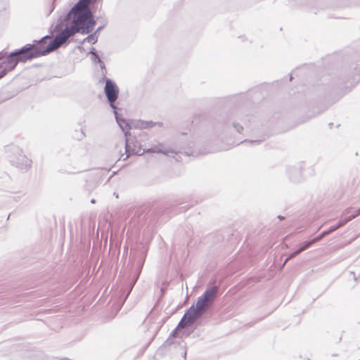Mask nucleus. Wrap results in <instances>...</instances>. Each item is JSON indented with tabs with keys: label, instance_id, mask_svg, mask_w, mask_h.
I'll return each instance as SVG.
<instances>
[{
	"label": "nucleus",
	"instance_id": "obj_35",
	"mask_svg": "<svg viewBox=\"0 0 360 360\" xmlns=\"http://www.w3.org/2000/svg\"><path fill=\"white\" fill-rule=\"evenodd\" d=\"M155 126H158L159 127H162L163 126L162 122H155Z\"/></svg>",
	"mask_w": 360,
	"mask_h": 360
},
{
	"label": "nucleus",
	"instance_id": "obj_23",
	"mask_svg": "<svg viewBox=\"0 0 360 360\" xmlns=\"http://www.w3.org/2000/svg\"><path fill=\"white\" fill-rule=\"evenodd\" d=\"M300 252H298V249L295 250L294 252H292V253H290L288 257L287 258L285 259L284 263H283V265L287 262L288 260L293 258V257H295L296 256H297L298 255H300Z\"/></svg>",
	"mask_w": 360,
	"mask_h": 360
},
{
	"label": "nucleus",
	"instance_id": "obj_39",
	"mask_svg": "<svg viewBox=\"0 0 360 360\" xmlns=\"http://www.w3.org/2000/svg\"><path fill=\"white\" fill-rule=\"evenodd\" d=\"M186 351L184 350V353H183V357L184 359H186Z\"/></svg>",
	"mask_w": 360,
	"mask_h": 360
},
{
	"label": "nucleus",
	"instance_id": "obj_26",
	"mask_svg": "<svg viewBox=\"0 0 360 360\" xmlns=\"http://www.w3.org/2000/svg\"><path fill=\"white\" fill-rule=\"evenodd\" d=\"M104 28V25L98 26L96 30L94 32V33L98 37V35L101 30Z\"/></svg>",
	"mask_w": 360,
	"mask_h": 360
},
{
	"label": "nucleus",
	"instance_id": "obj_30",
	"mask_svg": "<svg viewBox=\"0 0 360 360\" xmlns=\"http://www.w3.org/2000/svg\"><path fill=\"white\" fill-rule=\"evenodd\" d=\"M244 142H250V143H259L261 142V140H248V139H245L244 141H240V143H244Z\"/></svg>",
	"mask_w": 360,
	"mask_h": 360
},
{
	"label": "nucleus",
	"instance_id": "obj_31",
	"mask_svg": "<svg viewBox=\"0 0 360 360\" xmlns=\"http://www.w3.org/2000/svg\"><path fill=\"white\" fill-rule=\"evenodd\" d=\"M349 275L352 276V278H353V279H354V281L355 282H357V281H358V278H359V277H357V276H356V274H355V273H354V271H349Z\"/></svg>",
	"mask_w": 360,
	"mask_h": 360
},
{
	"label": "nucleus",
	"instance_id": "obj_29",
	"mask_svg": "<svg viewBox=\"0 0 360 360\" xmlns=\"http://www.w3.org/2000/svg\"><path fill=\"white\" fill-rule=\"evenodd\" d=\"M192 331H189L188 330H184L181 331V333H182V336H184V337H188L191 335Z\"/></svg>",
	"mask_w": 360,
	"mask_h": 360
},
{
	"label": "nucleus",
	"instance_id": "obj_14",
	"mask_svg": "<svg viewBox=\"0 0 360 360\" xmlns=\"http://www.w3.org/2000/svg\"><path fill=\"white\" fill-rule=\"evenodd\" d=\"M155 126V122L153 121L138 120L135 122L134 128L150 129Z\"/></svg>",
	"mask_w": 360,
	"mask_h": 360
},
{
	"label": "nucleus",
	"instance_id": "obj_1",
	"mask_svg": "<svg viewBox=\"0 0 360 360\" xmlns=\"http://www.w3.org/2000/svg\"><path fill=\"white\" fill-rule=\"evenodd\" d=\"M77 32L74 28L70 26H65L58 34H57L53 40L44 45V41L49 37L46 35L40 39H34L31 44H26L20 49H15L12 52V56L15 58L19 63H27L34 58L46 56L56 49L60 46H67L72 40V37Z\"/></svg>",
	"mask_w": 360,
	"mask_h": 360
},
{
	"label": "nucleus",
	"instance_id": "obj_12",
	"mask_svg": "<svg viewBox=\"0 0 360 360\" xmlns=\"http://www.w3.org/2000/svg\"><path fill=\"white\" fill-rule=\"evenodd\" d=\"M198 301L195 304H193L185 312L184 316L188 321L193 323L202 314L204 307H198Z\"/></svg>",
	"mask_w": 360,
	"mask_h": 360
},
{
	"label": "nucleus",
	"instance_id": "obj_34",
	"mask_svg": "<svg viewBox=\"0 0 360 360\" xmlns=\"http://www.w3.org/2000/svg\"><path fill=\"white\" fill-rule=\"evenodd\" d=\"M315 116H316V115H315V114H311V115H309L308 116V117H307V119L303 120H302V122H307V120H309L310 118L314 117H315Z\"/></svg>",
	"mask_w": 360,
	"mask_h": 360
},
{
	"label": "nucleus",
	"instance_id": "obj_41",
	"mask_svg": "<svg viewBox=\"0 0 360 360\" xmlns=\"http://www.w3.org/2000/svg\"><path fill=\"white\" fill-rule=\"evenodd\" d=\"M95 202H96V200H95V199H94V198H92V199L91 200V203H93V204H94V203H95Z\"/></svg>",
	"mask_w": 360,
	"mask_h": 360
},
{
	"label": "nucleus",
	"instance_id": "obj_4",
	"mask_svg": "<svg viewBox=\"0 0 360 360\" xmlns=\"http://www.w3.org/2000/svg\"><path fill=\"white\" fill-rule=\"evenodd\" d=\"M148 248L142 243H136L131 248V257L134 265L136 266L135 275L134 276L130 285L128 286L127 292L124 297V301L127 299L131 292L135 283L141 275L143 266L148 253Z\"/></svg>",
	"mask_w": 360,
	"mask_h": 360
},
{
	"label": "nucleus",
	"instance_id": "obj_42",
	"mask_svg": "<svg viewBox=\"0 0 360 360\" xmlns=\"http://www.w3.org/2000/svg\"><path fill=\"white\" fill-rule=\"evenodd\" d=\"M113 195L115 196L116 198H118V193L115 192Z\"/></svg>",
	"mask_w": 360,
	"mask_h": 360
},
{
	"label": "nucleus",
	"instance_id": "obj_13",
	"mask_svg": "<svg viewBox=\"0 0 360 360\" xmlns=\"http://www.w3.org/2000/svg\"><path fill=\"white\" fill-rule=\"evenodd\" d=\"M353 72L352 73L351 81L349 82L350 86H348L347 82L344 83V87L349 89L350 86H353L360 81V66L357 65L353 68Z\"/></svg>",
	"mask_w": 360,
	"mask_h": 360
},
{
	"label": "nucleus",
	"instance_id": "obj_24",
	"mask_svg": "<svg viewBox=\"0 0 360 360\" xmlns=\"http://www.w3.org/2000/svg\"><path fill=\"white\" fill-rule=\"evenodd\" d=\"M326 236L323 232L322 231L319 236L314 237L313 239V240L314 241V243H317L318 241H319L320 240H321L323 237Z\"/></svg>",
	"mask_w": 360,
	"mask_h": 360
},
{
	"label": "nucleus",
	"instance_id": "obj_11",
	"mask_svg": "<svg viewBox=\"0 0 360 360\" xmlns=\"http://www.w3.org/2000/svg\"><path fill=\"white\" fill-rule=\"evenodd\" d=\"M303 163L300 162L295 165L288 166L286 168V174L291 182L300 183L303 179Z\"/></svg>",
	"mask_w": 360,
	"mask_h": 360
},
{
	"label": "nucleus",
	"instance_id": "obj_20",
	"mask_svg": "<svg viewBox=\"0 0 360 360\" xmlns=\"http://www.w3.org/2000/svg\"><path fill=\"white\" fill-rule=\"evenodd\" d=\"M191 324H192V323L191 321H188L187 318L185 317L184 315L176 328V329L178 328H184V327L188 326Z\"/></svg>",
	"mask_w": 360,
	"mask_h": 360
},
{
	"label": "nucleus",
	"instance_id": "obj_33",
	"mask_svg": "<svg viewBox=\"0 0 360 360\" xmlns=\"http://www.w3.org/2000/svg\"><path fill=\"white\" fill-rule=\"evenodd\" d=\"M85 137V134L83 132V131H80V135L77 138L78 140H81L82 139H84Z\"/></svg>",
	"mask_w": 360,
	"mask_h": 360
},
{
	"label": "nucleus",
	"instance_id": "obj_9",
	"mask_svg": "<svg viewBox=\"0 0 360 360\" xmlns=\"http://www.w3.org/2000/svg\"><path fill=\"white\" fill-rule=\"evenodd\" d=\"M112 110L116 122L124 134L125 148L127 149V150H128L131 147L130 141L131 134V132L129 131V129L134 127L135 122H129L126 120L124 118L122 117L121 115L118 114L117 109H115Z\"/></svg>",
	"mask_w": 360,
	"mask_h": 360
},
{
	"label": "nucleus",
	"instance_id": "obj_40",
	"mask_svg": "<svg viewBox=\"0 0 360 360\" xmlns=\"http://www.w3.org/2000/svg\"><path fill=\"white\" fill-rule=\"evenodd\" d=\"M77 48L81 51L83 50V47L82 46H77Z\"/></svg>",
	"mask_w": 360,
	"mask_h": 360
},
{
	"label": "nucleus",
	"instance_id": "obj_44",
	"mask_svg": "<svg viewBox=\"0 0 360 360\" xmlns=\"http://www.w3.org/2000/svg\"><path fill=\"white\" fill-rule=\"evenodd\" d=\"M292 79V75H290V80L291 81Z\"/></svg>",
	"mask_w": 360,
	"mask_h": 360
},
{
	"label": "nucleus",
	"instance_id": "obj_22",
	"mask_svg": "<svg viewBox=\"0 0 360 360\" xmlns=\"http://www.w3.org/2000/svg\"><path fill=\"white\" fill-rule=\"evenodd\" d=\"M232 127L235 129V130L240 134H243V131L244 130L243 127L237 122H233Z\"/></svg>",
	"mask_w": 360,
	"mask_h": 360
},
{
	"label": "nucleus",
	"instance_id": "obj_37",
	"mask_svg": "<svg viewBox=\"0 0 360 360\" xmlns=\"http://www.w3.org/2000/svg\"><path fill=\"white\" fill-rule=\"evenodd\" d=\"M277 217H278L280 220H283V219H284V218H285V217H284L283 216H282V215H278Z\"/></svg>",
	"mask_w": 360,
	"mask_h": 360
},
{
	"label": "nucleus",
	"instance_id": "obj_3",
	"mask_svg": "<svg viewBox=\"0 0 360 360\" xmlns=\"http://www.w3.org/2000/svg\"><path fill=\"white\" fill-rule=\"evenodd\" d=\"M148 248L142 243H136L131 248V257L134 265L136 266L135 275L134 276L130 285L128 286L127 292L124 297V301L127 299L131 292L135 283L141 275L143 266L148 253Z\"/></svg>",
	"mask_w": 360,
	"mask_h": 360
},
{
	"label": "nucleus",
	"instance_id": "obj_28",
	"mask_svg": "<svg viewBox=\"0 0 360 360\" xmlns=\"http://www.w3.org/2000/svg\"><path fill=\"white\" fill-rule=\"evenodd\" d=\"M360 215V207L356 210L355 212L351 214L349 216L352 217V219Z\"/></svg>",
	"mask_w": 360,
	"mask_h": 360
},
{
	"label": "nucleus",
	"instance_id": "obj_38",
	"mask_svg": "<svg viewBox=\"0 0 360 360\" xmlns=\"http://www.w3.org/2000/svg\"><path fill=\"white\" fill-rule=\"evenodd\" d=\"M292 1H294L295 4H301V1H299V0H292Z\"/></svg>",
	"mask_w": 360,
	"mask_h": 360
},
{
	"label": "nucleus",
	"instance_id": "obj_17",
	"mask_svg": "<svg viewBox=\"0 0 360 360\" xmlns=\"http://www.w3.org/2000/svg\"><path fill=\"white\" fill-rule=\"evenodd\" d=\"M98 38V37L94 32L91 33V32L89 33L88 36L81 41V43L82 44L85 41H87L91 44H94L97 42Z\"/></svg>",
	"mask_w": 360,
	"mask_h": 360
},
{
	"label": "nucleus",
	"instance_id": "obj_19",
	"mask_svg": "<svg viewBox=\"0 0 360 360\" xmlns=\"http://www.w3.org/2000/svg\"><path fill=\"white\" fill-rule=\"evenodd\" d=\"M176 333V328H175L170 333L168 338L166 340V341L162 345V347H168L174 344V341L172 340V338L174 337L175 333Z\"/></svg>",
	"mask_w": 360,
	"mask_h": 360
},
{
	"label": "nucleus",
	"instance_id": "obj_2",
	"mask_svg": "<svg viewBox=\"0 0 360 360\" xmlns=\"http://www.w3.org/2000/svg\"><path fill=\"white\" fill-rule=\"evenodd\" d=\"M90 1L91 0H78L63 18L61 16L59 18L58 21H60V23L63 21L70 22L75 32L77 33H90L96 25L94 14L89 8ZM59 25L58 22L56 28H58Z\"/></svg>",
	"mask_w": 360,
	"mask_h": 360
},
{
	"label": "nucleus",
	"instance_id": "obj_21",
	"mask_svg": "<svg viewBox=\"0 0 360 360\" xmlns=\"http://www.w3.org/2000/svg\"><path fill=\"white\" fill-rule=\"evenodd\" d=\"M99 66H100V68H101V75H102V77L100 79V82H102V81L106 80L105 78H108L106 77L107 70H106L105 65L103 61L99 63Z\"/></svg>",
	"mask_w": 360,
	"mask_h": 360
},
{
	"label": "nucleus",
	"instance_id": "obj_15",
	"mask_svg": "<svg viewBox=\"0 0 360 360\" xmlns=\"http://www.w3.org/2000/svg\"><path fill=\"white\" fill-rule=\"evenodd\" d=\"M89 53L91 55V59L93 63L99 64L100 63L103 62L98 53L97 50L94 47H91L90 49Z\"/></svg>",
	"mask_w": 360,
	"mask_h": 360
},
{
	"label": "nucleus",
	"instance_id": "obj_16",
	"mask_svg": "<svg viewBox=\"0 0 360 360\" xmlns=\"http://www.w3.org/2000/svg\"><path fill=\"white\" fill-rule=\"evenodd\" d=\"M351 220H352V217L347 216L339 220L335 225L332 226L333 228H334V230L336 231L340 227L345 226L347 222L350 221Z\"/></svg>",
	"mask_w": 360,
	"mask_h": 360
},
{
	"label": "nucleus",
	"instance_id": "obj_32",
	"mask_svg": "<svg viewBox=\"0 0 360 360\" xmlns=\"http://www.w3.org/2000/svg\"><path fill=\"white\" fill-rule=\"evenodd\" d=\"M55 1L56 0H53V1L52 2L51 8V10L49 11V15H50L53 12V11L54 10V8H55Z\"/></svg>",
	"mask_w": 360,
	"mask_h": 360
},
{
	"label": "nucleus",
	"instance_id": "obj_36",
	"mask_svg": "<svg viewBox=\"0 0 360 360\" xmlns=\"http://www.w3.org/2000/svg\"><path fill=\"white\" fill-rule=\"evenodd\" d=\"M351 210H352V208H348V209L345 210L344 213L345 214H349V213L351 212Z\"/></svg>",
	"mask_w": 360,
	"mask_h": 360
},
{
	"label": "nucleus",
	"instance_id": "obj_18",
	"mask_svg": "<svg viewBox=\"0 0 360 360\" xmlns=\"http://www.w3.org/2000/svg\"><path fill=\"white\" fill-rule=\"evenodd\" d=\"M314 243H315L313 240V239L304 241V243H302L300 245V247L297 248L298 252H300V253L302 252L303 251L308 249Z\"/></svg>",
	"mask_w": 360,
	"mask_h": 360
},
{
	"label": "nucleus",
	"instance_id": "obj_27",
	"mask_svg": "<svg viewBox=\"0 0 360 360\" xmlns=\"http://www.w3.org/2000/svg\"><path fill=\"white\" fill-rule=\"evenodd\" d=\"M7 6V2L6 1L4 0L0 1V11L1 10H5Z\"/></svg>",
	"mask_w": 360,
	"mask_h": 360
},
{
	"label": "nucleus",
	"instance_id": "obj_43",
	"mask_svg": "<svg viewBox=\"0 0 360 360\" xmlns=\"http://www.w3.org/2000/svg\"><path fill=\"white\" fill-rule=\"evenodd\" d=\"M187 153L188 155H193V153Z\"/></svg>",
	"mask_w": 360,
	"mask_h": 360
},
{
	"label": "nucleus",
	"instance_id": "obj_10",
	"mask_svg": "<svg viewBox=\"0 0 360 360\" xmlns=\"http://www.w3.org/2000/svg\"><path fill=\"white\" fill-rule=\"evenodd\" d=\"M18 65V61L10 53L0 52V79L8 72L14 70Z\"/></svg>",
	"mask_w": 360,
	"mask_h": 360
},
{
	"label": "nucleus",
	"instance_id": "obj_5",
	"mask_svg": "<svg viewBox=\"0 0 360 360\" xmlns=\"http://www.w3.org/2000/svg\"><path fill=\"white\" fill-rule=\"evenodd\" d=\"M10 162L21 170L27 171L31 167L32 160L22 153V150L18 146L11 145L7 148Z\"/></svg>",
	"mask_w": 360,
	"mask_h": 360
},
{
	"label": "nucleus",
	"instance_id": "obj_8",
	"mask_svg": "<svg viewBox=\"0 0 360 360\" xmlns=\"http://www.w3.org/2000/svg\"><path fill=\"white\" fill-rule=\"evenodd\" d=\"M220 295L219 288L217 285H212L206 288L203 293L198 297V307L212 304Z\"/></svg>",
	"mask_w": 360,
	"mask_h": 360
},
{
	"label": "nucleus",
	"instance_id": "obj_25",
	"mask_svg": "<svg viewBox=\"0 0 360 360\" xmlns=\"http://www.w3.org/2000/svg\"><path fill=\"white\" fill-rule=\"evenodd\" d=\"M334 231H335L334 230V228H333V226H330L328 229H326V230L323 231V233H324L326 236H328V235H329V234L332 233H333V232H334Z\"/></svg>",
	"mask_w": 360,
	"mask_h": 360
},
{
	"label": "nucleus",
	"instance_id": "obj_7",
	"mask_svg": "<svg viewBox=\"0 0 360 360\" xmlns=\"http://www.w3.org/2000/svg\"><path fill=\"white\" fill-rule=\"evenodd\" d=\"M106 80L102 81L105 83L103 92L106 97L107 101L112 110L118 109L115 102L118 98L120 89L115 81L110 78H105Z\"/></svg>",
	"mask_w": 360,
	"mask_h": 360
},
{
	"label": "nucleus",
	"instance_id": "obj_6",
	"mask_svg": "<svg viewBox=\"0 0 360 360\" xmlns=\"http://www.w3.org/2000/svg\"><path fill=\"white\" fill-rule=\"evenodd\" d=\"M133 139H134V138H132L131 136V141H130L131 147L128 150H126V152L132 153L137 155H142L143 154L146 153H162L164 155H167L168 156H173V155L176 153V152L174 150H164L163 146L161 143H159V144L155 145L150 148L142 150L141 146L139 145V143L138 141L135 140L134 141ZM125 150H127V149L125 148Z\"/></svg>",
	"mask_w": 360,
	"mask_h": 360
}]
</instances>
